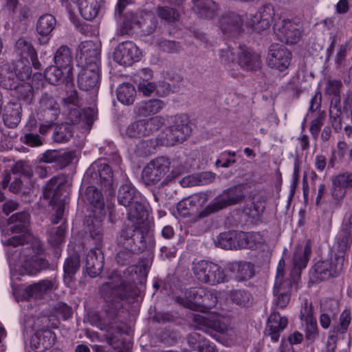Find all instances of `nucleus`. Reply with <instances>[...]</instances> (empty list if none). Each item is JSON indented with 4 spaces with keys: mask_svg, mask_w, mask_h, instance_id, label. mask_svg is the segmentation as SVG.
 <instances>
[{
    "mask_svg": "<svg viewBox=\"0 0 352 352\" xmlns=\"http://www.w3.org/2000/svg\"><path fill=\"white\" fill-rule=\"evenodd\" d=\"M311 253V247L308 242L296 248L292 261L295 269L301 270L307 266L309 256Z\"/></svg>",
    "mask_w": 352,
    "mask_h": 352,
    "instance_id": "obj_31",
    "label": "nucleus"
},
{
    "mask_svg": "<svg viewBox=\"0 0 352 352\" xmlns=\"http://www.w3.org/2000/svg\"><path fill=\"white\" fill-rule=\"evenodd\" d=\"M40 104L41 107H43L44 110L52 111L53 115H57L58 107L56 102L53 98L47 96L43 97L40 101Z\"/></svg>",
    "mask_w": 352,
    "mask_h": 352,
    "instance_id": "obj_63",
    "label": "nucleus"
},
{
    "mask_svg": "<svg viewBox=\"0 0 352 352\" xmlns=\"http://www.w3.org/2000/svg\"><path fill=\"white\" fill-rule=\"evenodd\" d=\"M189 123L190 121L187 116H175L173 119V124L165 131L166 143L173 144L177 142L184 141L191 132Z\"/></svg>",
    "mask_w": 352,
    "mask_h": 352,
    "instance_id": "obj_10",
    "label": "nucleus"
},
{
    "mask_svg": "<svg viewBox=\"0 0 352 352\" xmlns=\"http://www.w3.org/2000/svg\"><path fill=\"white\" fill-rule=\"evenodd\" d=\"M242 25L241 17L234 13L223 17L221 21V28L223 32L238 30Z\"/></svg>",
    "mask_w": 352,
    "mask_h": 352,
    "instance_id": "obj_47",
    "label": "nucleus"
},
{
    "mask_svg": "<svg viewBox=\"0 0 352 352\" xmlns=\"http://www.w3.org/2000/svg\"><path fill=\"white\" fill-rule=\"evenodd\" d=\"M195 13L204 19H212L218 11V6L212 0H192Z\"/></svg>",
    "mask_w": 352,
    "mask_h": 352,
    "instance_id": "obj_27",
    "label": "nucleus"
},
{
    "mask_svg": "<svg viewBox=\"0 0 352 352\" xmlns=\"http://www.w3.org/2000/svg\"><path fill=\"white\" fill-rule=\"evenodd\" d=\"M80 267V258L77 254H74L66 259L64 264L65 282L72 281L73 276L78 270Z\"/></svg>",
    "mask_w": 352,
    "mask_h": 352,
    "instance_id": "obj_42",
    "label": "nucleus"
},
{
    "mask_svg": "<svg viewBox=\"0 0 352 352\" xmlns=\"http://www.w3.org/2000/svg\"><path fill=\"white\" fill-rule=\"evenodd\" d=\"M149 128L146 127V120H139L131 122L121 131L122 135L129 138H141L149 134Z\"/></svg>",
    "mask_w": 352,
    "mask_h": 352,
    "instance_id": "obj_33",
    "label": "nucleus"
},
{
    "mask_svg": "<svg viewBox=\"0 0 352 352\" xmlns=\"http://www.w3.org/2000/svg\"><path fill=\"white\" fill-rule=\"evenodd\" d=\"M274 11L270 6L261 8L252 18L251 25L256 32L267 29L271 24Z\"/></svg>",
    "mask_w": 352,
    "mask_h": 352,
    "instance_id": "obj_20",
    "label": "nucleus"
},
{
    "mask_svg": "<svg viewBox=\"0 0 352 352\" xmlns=\"http://www.w3.org/2000/svg\"><path fill=\"white\" fill-rule=\"evenodd\" d=\"M332 195L342 198L347 195V190L352 188V173L344 172L332 178Z\"/></svg>",
    "mask_w": 352,
    "mask_h": 352,
    "instance_id": "obj_18",
    "label": "nucleus"
},
{
    "mask_svg": "<svg viewBox=\"0 0 352 352\" xmlns=\"http://www.w3.org/2000/svg\"><path fill=\"white\" fill-rule=\"evenodd\" d=\"M23 47H26L28 50V51L30 54L29 58L31 60L33 67L35 69H39L41 67V63L37 58L36 52L32 44L28 40H21L18 43V47L21 48Z\"/></svg>",
    "mask_w": 352,
    "mask_h": 352,
    "instance_id": "obj_56",
    "label": "nucleus"
},
{
    "mask_svg": "<svg viewBox=\"0 0 352 352\" xmlns=\"http://www.w3.org/2000/svg\"><path fill=\"white\" fill-rule=\"evenodd\" d=\"M4 11L10 17L16 21L28 16L27 8L21 7L17 0H6Z\"/></svg>",
    "mask_w": 352,
    "mask_h": 352,
    "instance_id": "obj_35",
    "label": "nucleus"
},
{
    "mask_svg": "<svg viewBox=\"0 0 352 352\" xmlns=\"http://www.w3.org/2000/svg\"><path fill=\"white\" fill-rule=\"evenodd\" d=\"M344 257L342 254L335 255L330 260L318 261L310 272L312 278L323 280L337 276L342 270Z\"/></svg>",
    "mask_w": 352,
    "mask_h": 352,
    "instance_id": "obj_8",
    "label": "nucleus"
},
{
    "mask_svg": "<svg viewBox=\"0 0 352 352\" xmlns=\"http://www.w3.org/2000/svg\"><path fill=\"white\" fill-rule=\"evenodd\" d=\"M103 256L99 248L91 249L87 254L86 270L91 277L99 275L103 268Z\"/></svg>",
    "mask_w": 352,
    "mask_h": 352,
    "instance_id": "obj_21",
    "label": "nucleus"
},
{
    "mask_svg": "<svg viewBox=\"0 0 352 352\" xmlns=\"http://www.w3.org/2000/svg\"><path fill=\"white\" fill-rule=\"evenodd\" d=\"M300 319L305 324L307 339L314 340L318 334L317 322L312 316L311 307L307 305L301 310Z\"/></svg>",
    "mask_w": 352,
    "mask_h": 352,
    "instance_id": "obj_28",
    "label": "nucleus"
},
{
    "mask_svg": "<svg viewBox=\"0 0 352 352\" xmlns=\"http://www.w3.org/2000/svg\"><path fill=\"white\" fill-rule=\"evenodd\" d=\"M245 190L244 184H238L232 186L223 192L222 195L227 198H242Z\"/></svg>",
    "mask_w": 352,
    "mask_h": 352,
    "instance_id": "obj_57",
    "label": "nucleus"
},
{
    "mask_svg": "<svg viewBox=\"0 0 352 352\" xmlns=\"http://www.w3.org/2000/svg\"><path fill=\"white\" fill-rule=\"evenodd\" d=\"M65 228L63 225L50 230L47 232L48 242L53 246L60 245L65 239Z\"/></svg>",
    "mask_w": 352,
    "mask_h": 352,
    "instance_id": "obj_51",
    "label": "nucleus"
},
{
    "mask_svg": "<svg viewBox=\"0 0 352 352\" xmlns=\"http://www.w3.org/2000/svg\"><path fill=\"white\" fill-rule=\"evenodd\" d=\"M78 50L80 58L84 59L86 62H92L94 59L97 58L99 54L95 44L92 41L82 42L79 45Z\"/></svg>",
    "mask_w": 352,
    "mask_h": 352,
    "instance_id": "obj_41",
    "label": "nucleus"
},
{
    "mask_svg": "<svg viewBox=\"0 0 352 352\" xmlns=\"http://www.w3.org/2000/svg\"><path fill=\"white\" fill-rule=\"evenodd\" d=\"M70 136V133L66 130V127L64 125L56 126L54 133V141L60 143L67 142Z\"/></svg>",
    "mask_w": 352,
    "mask_h": 352,
    "instance_id": "obj_59",
    "label": "nucleus"
},
{
    "mask_svg": "<svg viewBox=\"0 0 352 352\" xmlns=\"http://www.w3.org/2000/svg\"><path fill=\"white\" fill-rule=\"evenodd\" d=\"M287 325V319L281 317L277 312H272L267 320L266 333L270 336L272 341L277 342L280 338V333Z\"/></svg>",
    "mask_w": 352,
    "mask_h": 352,
    "instance_id": "obj_19",
    "label": "nucleus"
},
{
    "mask_svg": "<svg viewBox=\"0 0 352 352\" xmlns=\"http://www.w3.org/2000/svg\"><path fill=\"white\" fill-rule=\"evenodd\" d=\"M291 60L292 53L285 46L278 44L271 45L267 57L269 67L284 72L288 69Z\"/></svg>",
    "mask_w": 352,
    "mask_h": 352,
    "instance_id": "obj_9",
    "label": "nucleus"
},
{
    "mask_svg": "<svg viewBox=\"0 0 352 352\" xmlns=\"http://www.w3.org/2000/svg\"><path fill=\"white\" fill-rule=\"evenodd\" d=\"M69 72L70 70H66L65 68L55 64L54 66L46 68L44 74L45 78L50 82L55 84L60 81L65 75H68Z\"/></svg>",
    "mask_w": 352,
    "mask_h": 352,
    "instance_id": "obj_43",
    "label": "nucleus"
},
{
    "mask_svg": "<svg viewBox=\"0 0 352 352\" xmlns=\"http://www.w3.org/2000/svg\"><path fill=\"white\" fill-rule=\"evenodd\" d=\"M239 248L257 249L265 242L264 236L260 232H239Z\"/></svg>",
    "mask_w": 352,
    "mask_h": 352,
    "instance_id": "obj_25",
    "label": "nucleus"
},
{
    "mask_svg": "<svg viewBox=\"0 0 352 352\" xmlns=\"http://www.w3.org/2000/svg\"><path fill=\"white\" fill-rule=\"evenodd\" d=\"M74 159V154L71 152L60 151L58 153L56 165L58 168H63L67 166Z\"/></svg>",
    "mask_w": 352,
    "mask_h": 352,
    "instance_id": "obj_62",
    "label": "nucleus"
},
{
    "mask_svg": "<svg viewBox=\"0 0 352 352\" xmlns=\"http://www.w3.org/2000/svg\"><path fill=\"white\" fill-rule=\"evenodd\" d=\"M236 199H181L177 206L183 215L197 214L199 217L236 203Z\"/></svg>",
    "mask_w": 352,
    "mask_h": 352,
    "instance_id": "obj_3",
    "label": "nucleus"
},
{
    "mask_svg": "<svg viewBox=\"0 0 352 352\" xmlns=\"http://www.w3.org/2000/svg\"><path fill=\"white\" fill-rule=\"evenodd\" d=\"M52 283L49 280H41L23 289L12 285L13 294L16 300H23L29 298H38L50 289Z\"/></svg>",
    "mask_w": 352,
    "mask_h": 352,
    "instance_id": "obj_15",
    "label": "nucleus"
},
{
    "mask_svg": "<svg viewBox=\"0 0 352 352\" xmlns=\"http://www.w3.org/2000/svg\"><path fill=\"white\" fill-rule=\"evenodd\" d=\"M80 194L82 198H107L113 196L111 189L102 188V191H98L94 186H87L85 190L81 188Z\"/></svg>",
    "mask_w": 352,
    "mask_h": 352,
    "instance_id": "obj_48",
    "label": "nucleus"
},
{
    "mask_svg": "<svg viewBox=\"0 0 352 352\" xmlns=\"http://www.w3.org/2000/svg\"><path fill=\"white\" fill-rule=\"evenodd\" d=\"M19 82L16 78V74L12 69L11 65L5 64L0 67V85L7 89H18L19 91L21 89L25 91V95H21V97L24 100H29L32 96V87L30 85L19 86Z\"/></svg>",
    "mask_w": 352,
    "mask_h": 352,
    "instance_id": "obj_13",
    "label": "nucleus"
},
{
    "mask_svg": "<svg viewBox=\"0 0 352 352\" xmlns=\"http://www.w3.org/2000/svg\"><path fill=\"white\" fill-rule=\"evenodd\" d=\"M54 62L55 64L65 68L66 70H71V52L67 46H61L57 50L54 55Z\"/></svg>",
    "mask_w": 352,
    "mask_h": 352,
    "instance_id": "obj_45",
    "label": "nucleus"
},
{
    "mask_svg": "<svg viewBox=\"0 0 352 352\" xmlns=\"http://www.w3.org/2000/svg\"><path fill=\"white\" fill-rule=\"evenodd\" d=\"M135 230L131 228H129L124 230H122L120 236V243H122L123 246H124L126 249L132 250V243L134 240L133 236H134Z\"/></svg>",
    "mask_w": 352,
    "mask_h": 352,
    "instance_id": "obj_60",
    "label": "nucleus"
},
{
    "mask_svg": "<svg viewBox=\"0 0 352 352\" xmlns=\"http://www.w3.org/2000/svg\"><path fill=\"white\" fill-rule=\"evenodd\" d=\"M98 81V68L96 63H90L88 67L82 69L78 78V85L83 90H89L96 87Z\"/></svg>",
    "mask_w": 352,
    "mask_h": 352,
    "instance_id": "obj_17",
    "label": "nucleus"
},
{
    "mask_svg": "<svg viewBox=\"0 0 352 352\" xmlns=\"http://www.w3.org/2000/svg\"><path fill=\"white\" fill-rule=\"evenodd\" d=\"M340 116L341 108L340 106V102H334L333 101H331L329 107L330 120L332 126L336 131H340L342 128Z\"/></svg>",
    "mask_w": 352,
    "mask_h": 352,
    "instance_id": "obj_50",
    "label": "nucleus"
},
{
    "mask_svg": "<svg viewBox=\"0 0 352 352\" xmlns=\"http://www.w3.org/2000/svg\"><path fill=\"white\" fill-rule=\"evenodd\" d=\"M202 300L201 307L211 308L217 304V297L212 291L205 288V295L202 296Z\"/></svg>",
    "mask_w": 352,
    "mask_h": 352,
    "instance_id": "obj_58",
    "label": "nucleus"
},
{
    "mask_svg": "<svg viewBox=\"0 0 352 352\" xmlns=\"http://www.w3.org/2000/svg\"><path fill=\"white\" fill-rule=\"evenodd\" d=\"M140 192L129 182L120 186L118 192V198H137Z\"/></svg>",
    "mask_w": 352,
    "mask_h": 352,
    "instance_id": "obj_54",
    "label": "nucleus"
},
{
    "mask_svg": "<svg viewBox=\"0 0 352 352\" xmlns=\"http://www.w3.org/2000/svg\"><path fill=\"white\" fill-rule=\"evenodd\" d=\"M198 186L206 185L213 182L216 177V174L211 171H206L197 173Z\"/></svg>",
    "mask_w": 352,
    "mask_h": 352,
    "instance_id": "obj_61",
    "label": "nucleus"
},
{
    "mask_svg": "<svg viewBox=\"0 0 352 352\" xmlns=\"http://www.w3.org/2000/svg\"><path fill=\"white\" fill-rule=\"evenodd\" d=\"M165 107V103L161 100H150L140 103L136 107V112L139 116H148L157 113Z\"/></svg>",
    "mask_w": 352,
    "mask_h": 352,
    "instance_id": "obj_32",
    "label": "nucleus"
},
{
    "mask_svg": "<svg viewBox=\"0 0 352 352\" xmlns=\"http://www.w3.org/2000/svg\"><path fill=\"white\" fill-rule=\"evenodd\" d=\"M158 16L168 22L178 20L179 14L174 9L168 7H160L157 10Z\"/></svg>",
    "mask_w": 352,
    "mask_h": 352,
    "instance_id": "obj_55",
    "label": "nucleus"
},
{
    "mask_svg": "<svg viewBox=\"0 0 352 352\" xmlns=\"http://www.w3.org/2000/svg\"><path fill=\"white\" fill-rule=\"evenodd\" d=\"M56 25L55 17L50 14L41 16L36 23V32L41 36H48Z\"/></svg>",
    "mask_w": 352,
    "mask_h": 352,
    "instance_id": "obj_34",
    "label": "nucleus"
},
{
    "mask_svg": "<svg viewBox=\"0 0 352 352\" xmlns=\"http://www.w3.org/2000/svg\"><path fill=\"white\" fill-rule=\"evenodd\" d=\"M292 283L285 273V261L280 259L276 268L273 294L275 296L274 304L278 308H285L290 300V289Z\"/></svg>",
    "mask_w": 352,
    "mask_h": 352,
    "instance_id": "obj_7",
    "label": "nucleus"
},
{
    "mask_svg": "<svg viewBox=\"0 0 352 352\" xmlns=\"http://www.w3.org/2000/svg\"><path fill=\"white\" fill-rule=\"evenodd\" d=\"M92 169L95 170L98 168V174L100 175L102 183H103L105 189H111L112 193L113 190L112 188V172L108 164L106 163L96 162L91 166Z\"/></svg>",
    "mask_w": 352,
    "mask_h": 352,
    "instance_id": "obj_39",
    "label": "nucleus"
},
{
    "mask_svg": "<svg viewBox=\"0 0 352 352\" xmlns=\"http://www.w3.org/2000/svg\"><path fill=\"white\" fill-rule=\"evenodd\" d=\"M131 21H127L126 23V26H129L130 28H133L134 25H138L140 28H144V26H149L148 22L151 23L150 29L147 31L148 33H151L154 28L155 27V23L153 21L154 16L153 14L150 12H144L141 13L139 19V16L131 14Z\"/></svg>",
    "mask_w": 352,
    "mask_h": 352,
    "instance_id": "obj_37",
    "label": "nucleus"
},
{
    "mask_svg": "<svg viewBox=\"0 0 352 352\" xmlns=\"http://www.w3.org/2000/svg\"><path fill=\"white\" fill-rule=\"evenodd\" d=\"M3 120L8 127H16L21 120V117L19 114L18 110L14 111L12 114H5L3 116Z\"/></svg>",
    "mask_w": 352,
    "mask_h": 352,
    "instance_id": "obj_64",
    "label": "nucleus"
},
{
    "mask_svg": "<svg viewBox=\"0 0 352 352\" xmlns=\"http://www.w3.org/2000/svg\"><path fill=\"white\" fill-rule=\"evenodd\" d=\"M232 301L240 307H248L251 302V295L246 290L236 289L230 292Z\"/></svg>",
    "mask_w": 352,
    "mask_h": 352,
    "instance_id": "obj_49",
    "label": "nucleus"
},
{
    "mask_svg": "<svg viewBox=\"0 0 352 352\" xmlns=\"http://www.w3.org/2000/svg\"><path fill=\"white\" fill-rule=\"evenodd\" d=\"M239 232L230 231L219 234L214 243L217 247L225 250H236L239 248L238 240Z\"/></svg>",
    "mask_w": 352,
    "mask_h": 352,
    "instance_id": "obj_29",
    "label": "nucleus"
},
{
    "mask_svg": "<svg viewBox=\"0 0 352 352\" xmlns=\"http://www.w3.org/2000/svg\"><path fill=\"white\" fill-rule=\"evenodd\" d=\"M158 146L156 139L144 140L136 145L135 153L138 156L144 157L153 153Z\"/></svg>",
    "mask_w": 352,
    "mask_h": 352,
    "instance_id": "obj_46",
    "label": "nucleus"
},
{
    "mask_svg": "<svg viewBox=\"0 0 352 352\" xmlns=\"http://www.w3.org/2000/svg\"><path fill=\"white\" fill-rule=\"evenodd\" d=\"M12 69L16 74L17 81L19 80L23 81L28 79L32 74V69L30 66V62L26 58H22L12 63Z\"/></svg>",
    "mask_w": 352,
    "mask_h": 352,
    "instance_id": "obj_36",
    "label": "nucleus"
},
{
    "mask_svg": "<svg viewBox=\"0 0 352 352\" xmlns=\"http://www.w3.org/2000/svg\"><path fill=\"white\" fill-rule=\"evenodd\" d=\"M347 151H349V144L344 140H339L336 148L332 150V155L329 166L333 168L336 163L342 162Z\"/></svg>",
    "mask_w": 352,
    "mask_h": 352,
    "instance_id": "obj_44",
    "label": "nucleus"
},
{
    "mask_svg": "<svg viewBox=\"0 0 352 352\" xmlns=\"http://www.w3.org/2000/svg\"><path fill=\"white\" fill-rule=\"evenodd\" d=\"M142 53L132 41H125L119 44L114 52V60L121 65L128 66L139 61Z\"/></svg>",
    "mask_w": 352,
    "mask_h": 352,
    "instance_id": "obj_12",
    "label": "nucleus"
},
{
    "mask_svg": "<svg viewBox=\"0 0 352 352\" xmlns=\"http://www.w3.org/2000/svg\"><path fill=\"white\" fill-rule=\"evenodd\" d=\"M78 6L81 16L86 20L94 19L98 14L102 0H71Z\"/></svg>",
    "mask_w": 352,
    "mask_h": 352,
    "instance_id": "obj_23",
    "label": "nucleus"
},
{
    "mask_svg": "<svg viewBox=\"0 0 352 352\" xmlns=\"http://www.w3.org/2000/svg\"><path fill=\"white\" fill-rule=\"evenodd\" d=\"M205 295V287H195L187 290L185 298L178 297L177 302L191 309H197L201 307L202 296Z\"/></svg>",
    "mask_w": 352,
    "mask_h": 352,
    "instance_id": "obj_22",
    "label": "nucleus"
},
{
    "mask_svg": "<svg viewBox=\"0 0 352 352\" xmlns=\"http://www.w3.org/2000/svg\"><path fill=\"white\" fill-rule=\"evenodd\" d=\"M274 33L278 38L287 44H295L301 38V26L290 20L283 19L275 23Z\"/></svg>",
    "mask_w": 352,
    "mask_h": 352,
    "instance_id": "obj_11",
    "label": "nucleus"
},
{
    "mask_svg": "<svg viewBox=\"0 0 352 352\" xmlns=\"http://www.w3.org/2000/svg\"><path fill=\"white\" fill-rule=\"evenodd\" d=\"M230 269L237 270L236 277L240 280H247L254 275V265L250 262L233 263Z\"/></svg>",
    "mask_w": 352,
    "mask_h": 352,
    "instance_id": "obj_40",
    "label": "nucleus"
},
{
    "mask_svg": "<svg viewBox=\"0 0 352 352\" xmlns=\"http://www.w3.org/2000/svg\"><path fill=\"white\" fill-rule=\"evenodd\" d=\"M22 239L15 236L8 240L1 239L5 245H8L6 253L10 268L11 280L17 278L18 273L20 274L36 275L41 270L48 267V263L42 256L43 246L40 240L32 239L30 243L23 245L21 251L15 250L22 243Z\"/></svg>",
    "mask_w": 352,
    "mask_h": 352,
    "instance_id": "obj_1",
    "label": "nucleus"
},
{
    "mask_svg": "<svg viewBox=\"0 0 352 352\" xmlns=\"http://www.w3.org/2000/svg\"><path fill=\"white\" fill-rule=\"evenodd\" d=\"M185 167L177 159L158 157L151 160L144 168L142 178L148 183L168 182L181 175Z\"/></svg>",
    "mask_w": 352,
    "mask_h": 352,
    "instance_id": "obj_2",
    "label": "nucleus"
},
{
    "mask_svg": "<svg viewBox=\"0 0 352 352\" xmlns=\"http://www.w3.org/2000/svg\"><path fill=\"white\" fill-rule=\"evenodd\" d=\"M114 282L107 283L102 289V292H106L104 297L108 302L118 301L124 296V287L120 278L116 276Z\"/></svg>",
    "mask_w": 352,
    "mask_h": 352,
    "instance_id": "obj_24",
    "label": "nucleus"
},
{
    "mask_svg": "<svg viewBox=\"0 0 352 352\" xmlns=\"http://www.w3.org/2000/svg\"><path fill=\"white\" fill-rule=\"evenodd\" d=\"M238 55V63L243 69L253 70L261 65L259 56L250 49H241Z\"/></svg>",
    "mask_w": 352,
    "mask_h": 352,
    "instance_id": "obj_26",
    "label": "nucleus"
},
{
    "mask_svg": "<svg viewBox=\"0 0 352 352\" xmlns=\"http://www.w3.org/2000/svg\"><path fill=\"white\" fill-rule=\"evenodd\" d=\"M120 204L127 208L128 218L142 234L151 228L149 206L145 199H118Z\"/></svg>",
    "mask_w": 352,
    "mask_h": 352,
    "instance_id": "obj_5",
    "label": "nucleus"
},
{
    "mask_svg": "<svg viewBox=\"0 0 352 352\" xmlns=\"http://www.w3.org/2000/svg\"><path fill=\"white\" fill-rule=\"evenodd\" d=\"M29 223V215L26 212L17 213L12 215L8 220V231L11 233L25 232Z\"/></svg>",
    "mask_w": 352,
    "mask_h": 352,
    "instance_id": "obj_30",
    "label": "nucleus"
},
{
    "mask_svg": "<svg viewBox=\"0 0 352 352\" xmlns=\"http://www.w3.org/2000/svg\"><path fill=\"white\" fill-rule=\"evenodd\" d=\"M135 89L130 83H123L117 89V97L118 100L124 104H131L135 97Z\"/></svg>",
    "mask_w": 352,
    "mask_h": 352,
    "instance_id": "obj_38",
    "label": "nucleus"
},
{
    "mask_svg": "<svg viewBox=\"0 0 352 352\" xmlns=\"http://www.w3.org/2000/svg\"><path fill=\"white\" fill-rule=\"evenodd\" d=\"M52 207L51 221L52 223H58L63 216L65 210V203L63 199H50Z\"/></svg>",
    "mask_w": 352,
    "mask_h": 352,
    "instance_id": "obj_52",
    "label": "nucleus"
},
{
    "mask_svg": "<svg viewBox=\"0 0 352 352\" xmlns=\"http://www.w3.org/2000/svg\"><path fill=\"white\" fill-rule=\"evenodd\" d=\"M342 87V82L339 80H329L325 87V94L332 96L331 101L340 102V91Z\"/></svg>",
    "mask_w": 352,
    "mask_h": 352,
    "instance_id": "obj_53",
    "label": "nucleus"
},
{
    "mask_svg": "<svg viewBox=\"0 0 352 352\" xmlns=\"http://www.w3.org/2000/svg\"><path fill=\"white\" fill-rule=\"evenodd\" d=\"M89 201L87 204L85 219L84 220V225L85 226L86 232H89L90 236L94 239L100 241V222L105 218L107 212L111 214V210L107 204V206L104 203V199H87Z\"/></svg>",
    "mask_w": 352,
    "mask_h": 352,
    "instance_id": "obj_4",
    "label": "nucleus"
},
{
    "mask_svg": "<svg viewBox=\"0 0 352 352\" xmlns=\"http://www.w3.org/2000/svg\"><path fill=\"white\" fill-rule=\"evenodd\" d=\"M55 334L48 329L37 331L31 338L30 346L36 352H43L55 342Z\"/></svg>",
    "mask_w": 352,
    "mask_h": 352,
    "instance_id": "obj_16",
    "label": "nucleus"
},
{
    "mask_svg": "<svg viewBox=\"0 0 352 352\" xmlns=\"http://www.w3.org/2000/svg\"><path fill=\"white\" fill-rule=\"evenodd\" d=\"M192 270L199 281L212 285L228 282L230 278L219 265L207 261L194 262Z\"/></svg>",
    "mask_w": 352,
    "mask_h": 352,
    "instance_id": "obj_6",
    "label": "nucleus"
},
{
    "mask_svg": "<svg viewBox=\"0 0 352 352\" xmlns=\"http://www.w3.org/2000/svg\"><path fill=\"white\" fill-rule=\"evenodd\" d=\"M70 187L64 175L52 177L43 188L44 198H67L69 195Z\"/></svg>",
    "mask_w": 352,
    "mask_h": 352,
    "instance_id": "obj_14",
    "label": "nucleus"
}]
</instances>
